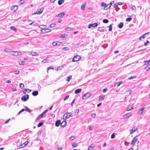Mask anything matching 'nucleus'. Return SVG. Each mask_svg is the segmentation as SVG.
<instances>
[{
  "instance_id": "nucleus-34",
  "label": "nucleus",
  "mask_w": 150,
  "mask_h": 150,
  "mask_svg": "<svg viewBox=\"0 0 150 150\" xmlns=\"http://www.w3.org/2000/svg\"><path fill=\"white\" fill-rule=\"evenodd\" d=\"M49 59H44L43 60L42 62V63H47V62H49Z\"/></svg>"
},
{
  "instance_id": "nucleus-58",
  "label": "nucleus",
  "mask_w": 150,
  "mask_h": 150,
  "mask_svg": "<svg viewBox=\"0 0 150 150\" xmlns=\"http://www.w3.org/2000/svg\"><path fill=\"white\" fill-rule=\"evenodd\" d=\"M136 77V76H131L130 77L128 78L129 79H131L133 78H134Z\"/></svg>"
},
{
  "instance_id": "nucleus-60",
  "label": "nucleus",
  "mask_w": 150,
  "mask_h": 150,
  "mask_svg": "<svg viewBox=\"0 0 150 150\" xmlns=\"http://www.w3.org/2000/svg\"><path fill=\"white\" fill-rule=\"evenodd\" d=\"M68 118H68V117H67L66 115V116H65L64 117V116L63 117V119L64 120H66V119H68Z\"/></svg>"
},
{
  "instance_id": "nucleus-35",
  "label": "nucleus",
  "mask_w": 150,
  "mask_h": 150,
  "mask_svg": "<svg viewBox=\"0 0 150 150\" xmlns=\"http://www.w3.org/2000/svg\"><path fill=\"white\" fill-rule=\"evenodd\" d=\"M103 22L104 23H107L109 22V21L107 19H104L103 21Z\"/></svg>"
},
{
  "instance_id": "nucleus-10",
  "label": "nucleus",
  "mask_w": 150,
  "mask_h": 150,
  "mask_svg": "<svg viewBox=\"0 0 150 150\" xmlns=\"http://www.w3.org/2000/svg\"><path fill=\"white\" fill-rule=\"evenodd\" d=\"M149 34V33H147L144 34L143 35H142V36H141L139 38V40H141L142 39H143L145 37H146V35H148Z\"/></svg>"
},
{
  "instance_id": "nucleus-59",
  "label": "nucleus",
  "mask_w": 150,
  "mask_h": 150,
  "mask_svg": "<svg viewBox=\"0 0 150 150\" xmlns=\"http://www.w3.org/2000/svg\"><path fill=\"white\" fill-rule=\"evenodd\" d=\"M69 139L71 140H73L75 139V137L74 136H72L70 137Z\"/></svg>"
},
{
  "instance_id": "nucleus-2",
  "label": "nucleus",
  "mask_w": 150,
  "mask_h": 150,
  "mask_svg": "<svg viewBox=\"0 0 150 150\" xmlns=\"http://www.w3.org/2000/svg\"><path fill=\"white\" fill-rule=\"evenodd\" d=\"M44 8L43 7L41 8L40 9H38L36 12L33 13L32 15H34V14H40L42 13L43 10Z\"/></svg>"
},
{
  "instance_id": "nucleus-49",
  "label": "nucleus",
  "mask_w": 150,
  "mask_h": 150,
  "mask_svg": "<svg viewBox=\"0 0 150 150\" xmlns=\"http://www.w3.org/2000/svg\"><path fill=\"white\" fill-rule=\"evenodd\" d=\"M56 25L55 23H52L50 25V27L52 28L54 27Z\"/></svg>"
},
{
  "instance_id": "nucleus-27",
  "label": "nucleus",
  "mask_w": 150,
  "mask_h": 150,
  "mask_svg": "<svg viewBox=\"0 0 150 150\" xmlns=\"http://www.w3.org/2000/svg\"><path fill=\"white\" fill-rule=\"evenodd\" d=\"M64 2V0H59L58 1V4L59 5H61Z\"/></svg>"
},
{
  "instance_id": "nucleus-4",
  "label": "nucleus",
  "mask_w": 150,
  "mask_h": 150,
  "mask_svg": "<svg viewBox=\"0 0 150 150\" xmlns=\"http://www.w3.org/2000/svg\"><path fill=\"white\" fill-rule=\"evenodd\" d=\"M138 137V136H136L133 138L131 142V144L132 145H134L135 144L138 140V139L137 138Z\"/></svg>"
},
{
  "instance_id": "nucleus-29",
  "label": "nucleus",
  "mask_w": 150,
  "mask_h": 150,
  "mask_svg": "<svg viewBox=\"0 0 150 150\" xmlns=\"http://www.w3.org/2000/svg\"><path fill=\"white\" fill-rule=\"evenodd\" d=\"M121 83L122 82L121 81L117 82L115 84L114 86H117V87H118L120 85Z\"/></svg>"
},
{
  "instance_id": "nucleus-25",
  "label": "nucleus",
  "mask_w": 150,
  "mask_h": 150,
  "mask_svg": "<svg viewBox=\"0 0 150 150\" xmlns=\"http://www.w3.org/2000/svg\"><path fill=\"white\" fill-rule=\"evenodd\" d=\"M65 115H66L67 117H68V118H69L70 117H71V113H70V112H67V113H66L64 115V117Z\"/></svg>"
},
{
  "instance_id": "nucleus-30",
  "label": "nucleus",
  "mask_w": 150,
  "mask_h": 150,
  "mask_svg": "<svg viewBox=\"0 0 150 150\" xmlns=\"http://www.w3.org/2000/svg\"><path fill=\"white\" fill-rule=\"evenodd\" d=\"M65 30L67 31H71L73 30V28L70 27L66 28L65 29Z\"/></svg>"
},
{
  "instance_id": "nucleus-57",
  "label": "nucleus",
  "mask_w": 150,
  "mask_h": 150,
  "mask_svg": "<svg viewBox=\"0 0 150 150\" xmlns=\"http://www.w3.org/2000/svg\"><path fill=\"white\" fill-rule=\"evenodd\" d=\"M13 73L16 74H19V72L18 71H13Z\"/></svg>"
},
{
  "instance_id": "nucleus-13",
  "label": "nucleus",
  "mask_w": 150,
  "mask_h": 150,
  "mask_svg": "<svg viewBox=\"0 0 150 150\" xmlns=\"http://www.w3.org/2000/svg\"><path fill=\"white\" fill-rule=\"evenodd\" d=\"M61 125V121L59 120L56 121L55 123V125L56 127H58L60 125Z\"/></svg>"
},
{
  "instance_id": "nucleus-1",
  "label": "nucleus",
  "mask_w": 150,
  "mask_h": 150,
  "mask_svg": "<svg viewBox=\"0 0 150 150\" xmlns=\"http://www.w3.org/2000/svg\"><path fill=\"white\" fill-rule=\"evenodd\" d=\"M48 110H45L42 113L38 116V117L36 119V120H38L40 118H42L44 114H45L47 111Z\"/></svg>"
},
{
  "instance_id": "nucleus-32",
  "label": "nucleus",
  "mask_w": 150,
  "mask_h": 150,
  "mask_svg": "<svg viewBox=\"0 0 150 150\" xmlns=\"http://www.w3.org/2000/svg\"><path fill=\"white\" fill-rule=\"evenodd\" d=\"M10 29L12 30H14L15 32H16L17 31V29L13 26H12L10 27Z\"/></svg>"
},
{
  "instance_id": "nucleus-6",
  "label": "nucleus",
  "mask_w": 150,
  "mask_h": 150,
  "mask_svg": "<svg viewBox=\"0 0 150 150\" xmlns=\"http://www.w3.org/2000/svg\"><path fill=\"white\" fill-rule=\"evenodd\" d=\"M29 96L28 94H25L21 98V100L24 101H26L29 98Z\"/></svg>"
},
{
  "instance_id": "nucleus-37",
  "label": "nucleus",
  "mask_w": 150,
  "mask_h": 150,
  "mask_svg": "<svg viewBox=\"0 0 150 150\" xmlns=\"http://www.w3.org/2000/svg\"><path fill=\"white\" fill-rule=\"evenodd\" d=\"M114 2V1H112L110 3L107 5L109 7V8H110L112 5L113 4Z\"/></svg>"
},
{
  "instance_id": "nucleus-51",
  "label": "nucleus",
  "mask_w": 150,
  "mask_h": 150,
  "mask_svg": "<svg viewBox=\"0 0 150 150\" xmlns=\"http://www.w3.org/2000/svg\"><path fill=\"white\" fill-rule=\"evenodd\" d=\"M69 95L67 96L64 98V100H67V99H68L69 98Z\"/></svg>"
},
{
  "instance_id": "nucleus-3",
  "label": "nucleus",
  "mask_w": 150,
  "mask_h": 150,
  "mask_svg": "<svg viewBox=\"0 0 150 150\" xmlns=\"http://www.w3.org/2000/svg\"><path fill=\"white\" fill-rule=\"evenodd\" d=\"M91 96V94H90V93H87L83 95L82 96V98L83 99L86 100L89 98Z\"/></svg>"
},
{
  "instance_id": "nucleus-22",
  "label": "nucleus",
  "mask_w": 150,
  "mask_h": 150,
  "mask_svg": "<svg viewBox=\"0 0 150 150\" xmlns=\"http://www.w3.org/2000/svg\"><path fill=\"white\" fill-rule=\"evenodd\" d=\"M72 76L71 75H69L67 77L66 79V81H67L68 82H69Z\"/></svg>"
},
{
  "instance_id": "nucleus-63",
  "label": "nucleus",
  "mask_w": 150,
  "mask_h": 150,
  "mask_svg": "<svg viewBox=\"0 0 150 150\" xmlns=\"http://www.w3.org/2000/svg\"><path fill=\"white\" fill-rule=\"evenodd\" d=\"M118 4H117V3L115 4L114 5V8H116L118 7Z\"/></svg>"
},
{
  "instance_id": "nucleus-40",
  "label": "nucleus",
  "mask_w": 150,
  "mask_h": 150,
  "mask_svg": "<svg viewBox=\"0 0 150 150\" xmlns=\"http://www.w3.org/2000/svg\"><path fill=\"white\" fill-rule=\"evenodd\" d=\"M133 109V108L132 107L129 106L128 108L127 109V111H129L131 110H132Z\"/></svg>"
},
{
  "instance_id": "nucleus-23",
  "label": "nucleus",
  "mask_w": 150,
  "mask_h": 150,
  "mask_svg": "<svg viewBox=\"0 0 150 150\" xmlns=\"http://www.w3.org/2000/svg\"><path fill=\"white\" fill-rule=\"evenodd\" d=\"M81 89L80 88H79L76 89L74 91V93L75 94H77L80 92H81Z\"/></svg>"
},
{
  "instance_id": "nucleus-20",
  "label": "nucleus",
  "mask_w": 150,
  "mask_h": 150,
  "mask_svg": "<svg viewBox=\"0 0 150 150\" xmlns=\"http://www.w3.org/2000/svg\"><path fill=\"white\" fill-rule=\"evenodd\" d=\"M38 94V91H33L32 94L34 96H37Z\"/></svg>"
},
{
  "instance_id": "nucleus-39",
  "label": "nucleus",
  "mask_w": 150,
  "mask_h": 150,
  "mask_svg": "<svg viewBox=\"0 0 150 150\" xmlns=\"http://www.w3.org/2000/svg\"><path fill=\"white\" fill-rule=\"evenodd\" d=\"M20 87L21 88V89L23 88L24 87V85L22 83H20Z\"/></svg>"
},
{
  "instance_id": "nucleus-17",
  "label": "nucleus",
  "mask_w": 150,
  "mask_h": 150,
  "mask_svg": "<svg viewBox=\"0 0 150 150\" xmlns=\"http://www.w3.org/2000/svg\"><path fill=\"white\" fill-rule=\"evenodd\" d=\"M58 43H59L58 45H60V44L61 43V42H54L52 43V44L54 46H56L58 45Z\"/></svg>"
},
{
  "instance_id": "nucleus-41",
  "label": "nucleus",
  "mask_w": 150,
  "mask_h": 150,
  "mask_svg": "<svg viewBox=\"0 0 150 150\" xmlns=\"http://www.w3.org/2000/svg\"><path fill=\"white\" fill-rule=\"evenodd\" d=\"M132 18H131V17H129V18H126V21H130L132 20Z\"/></svg>"
},
{
  "instance_id": "nucleus-50",
  "label": "nucleus",
  "mask_w": 150,
  "mask_h": 150,
  "mask_svg": "<svg viewBox=\"0 0 150 150\" xmlns=\"http://www.w3.org/2000/svg\"><path fill=\"white\" fill-rule=\"evenodd\" d=\"M106 5V4L104 2H102L101 3V6L102 7L105 6Z\"/></svg>"
},
{
  "instance_id": "nucleus-48",
  "label": "nucleus",
  "mask_w": 150,
  "mask_h": 150,
  "mask_svg": "<svg viewBox=\"0 0 150 150\" xmlns=\"http://www.w3.org/2000/svg\"><path fill=\"white\" fill-rule=\"evenodd\" d=\"M23 145H24L23 144L19 145V147L18 148L20 149V148H22L24 147L25 146H23Z\"/></svg>"
},
{
  "instance_id": "nucleus-64",
  "label": "nucleus",
  "mask_w": 150,
  "mask_h": 150,
  "mask_svg": "<svg viewBox=\"0 0 150 150\" xmlns=\"http://www.w3.org/2000/svg\"><path fill=\"white\" fill-rule=\"evenodd\" d=\"M104 96H100L99 97V99L100 100H102L104 99Z\"/></svg>"
},
{
  "instance_id": "nucleus-15",
  "label": "nucleus",
  "mask_w": 150,
  "mask_h": 150,
  "mask_svg": "<svg viewBox=\"0 0 150 150\" xmlns=\"http://www.w3.org/2000/svg\"><path fill=\"white\" fill-rule=\"evenodd\" d=\"M145 108L144 107H142L139 110V111L138 112L137 114L139 115L142 114V111Z\"/></svg>"
},
{
  "instance_id": "nucleus-42",
  "label": "nucleus",
  "mask_w": 150,
  "mask_h": 150,
  "mask_svg": "<svg viewBox=\"0 0 150 150\" xmlns=\"http://www.w3.org/2000/svg\"><path fill=\"white\" fill-rule=\"evenodd\" d=\"M109 31H111L112 30V24H110L109 26Z\"/></svg>"
},
{
  "instance_id": "nucleus-47",
  "label": "nucleus",
  "mask_w": 150,
  "mask_h": 150,
  "mask_svg": "<svg viewBox=\"0 0 150 150\" xmlns=\"http://www.w3.org/2000/svg\"><path fill=\"white\" fill-rule=\"evenodd\" d=\"M145 69H147V70H148L149 69H150V66L149 65H148L146 67Z\"/></svg>"
},
{
  "instance_id": "nucleus-46",
  "label": "nucleus",
  "mask_w": 150,
  "mask_h": 150,
  "mask_svg": "<svg viewBox=\"0 0 150 150\" xmlns=\"http://www.w3.org/2000/svg\"><path fill=\"white\" fill-rule=\"evenodd\" d=\"M115 137V134L114 133H113L111 135V138L112 139H113Z\"/></svg>"
},
{
  "instance_id": "nucleus-28",
  "label": "nucleus",
  "mask_w": 150,
  "mask_h": 150,
  "mask_svg": "<svg viewBox=\"0 0 150 150\" xmlns=\"http://www.w3.org/2000/svg\"><path fill=\"white\" fill-rule=\"evenodd\" d=\"M123 25V23L122 22L118 24V26L120 28H122Z\"/></svg>"
},
{
  "instance_id": "nucleus-18",
  "label": "nucleus",
  "mask_w": 150,
  "mask_h": 150,
  "mask_svg": "<svg viewBox=\"0 0 150 150\" xmlns=\"http://www.w3.org/2000/svg\"><path fill=\"white\" fill-rule=\"evenodd\" d=\"M29 55H31L33 56H37L38 55V54L35 52H30L29 53Z\"/></svg>"
},
{
  "instance_id": "nucleus-11",
  "label": "nucleus",
  "mask_w": 150,
  "mask_h": 150,
  "mask_svg": "<svg viewBox=\"0 0 150 150\" xmlns=\"http://www.w3.org/2000/svg\"><path fill=\"white\" fill-rule=\"evenodd\" d=\"M67 123L66 121H63L61 123V126L62 127H64L67 124Z\"/></svg>"
},
{
  "instance_id": "nucleus-56",
  "label": "nucleus",
  "mask_w": 150,
  "mask_h": 150,
  "mask_svg": "<svg viewBox=\"0 0 150 150\" xmlns=\"http://www.w3.org/2000/svg\"><path fill=\"white\" fill-rule=\"evenodd\" d=\"M132 10H136V8L135 6H133L132 7Z\"/></svg>"
},
{
  "instance_id": "nucleus-21",
  "label": "nucleus",
  "mask_w": 150,
  "mask_h": 150,
  "mask_svg": "<svg viewBox=\"0 0 150 150\" xmlns=\"http://www.w3.org/2000/svg\"><path fill=\"white\" fill-rule=\"evenodd\" d=\"M131 116V114L129 113H128L126 115H124V117L125 118L127 119L129 117Z\"/></svg>"
},
{
  "instance_id": "nucleus-7",
  "label": "nucleus",
  "mask_w": 150,
  "mask_h": 150,
  "mask_svg": "<svg viewBox=\"0 0 150 150\" xmlns=\"http://www.w3.org/2000/svg\"><path fill=\"white\" fill-rule=\"evenodd\" d=\"M98 26V23H94L93 24H90L88 25V28H91L92 27L93 28L96 27Z\"/></svg>"
},
{
  "instance_id": "nucleus-53",
  "label": "nucleus",
  "mask_w": 150,
  "mask_h": 150,
  "mask_svg": "<svg viewBox=\"0 0 150 150\" xmlns=\"http://www.w3.org/2000/svg\"><path fill=\"white\" fill-rule=\"evenodd\" d=\"M149 43V41H146V42H144V44L145 46H146L148 45V44Z\"/></svg>"
},
{
  "instance_id": "nucleus-36",
  "label": "nucleus",
  "mask_w": 150,
  "mask_h": 150,
  "mask_svg": "<svg viewBox=\"0 0 150 150\" xmlns=\"http://www.w3.org/2000/svg\"><path fill=\"white\" fill-rule=\"evenodd\" d=\"M44 122H41L39 123L38 125V127H40L42 126L43 125Z\"/></svg>"
},
{
  "instance_id": "nucleus-62",
  "label": "nucleus",
  "mask_w": 150,
  "mask_h": 150,
  "mask_svg": "<svg viewBox=\"0 0 150 150\" xmlns=\"http://www.w3.org/2000/svg\"><path fill=\"white\" fill-rule=\"evenodd\" d=\"M28 141H26L23 143L24 145L23 146H25L27 144H28Z\"/></svg>"
},
{
  "instance_id": "nucleus-54",
  "label": "nucleus",
  "mask_w": 150,
  "mask_h": 150,
  "mask_svg": "<svg viewBox=\"0 0 150 150\" xmlns=\"http://www.w3.org/2000/svg\"><path fill=\"white\" fill-rule=\"evenodd\" d=\"M54 69V68H53V67H48V68H47V72H48V70L49 69Z\"/></svg>"
},
{
  "instance_id": "nucleus-44",
  "label": "nucleus",
  "mask_w": 150,
  "mask_h": 150,
  "mask_svg": "<svg viewBox=\"0 0 150 150\" xmlns=\"http://www.w3.org/2000/svg\"><path fill=\"white\" fill-rule=\"evenodd\" d=\"M25 110L29 112H30L32 111L31 110H30V109L29 108L27 107L26 108Z\"/></svg>"
},
{
  "instance_id": "nucleus-33",
  "label": "nucleus",
  "mask_w": 150,
  "mask_h": 150,
  "mask_svg": "<svg viewBox=\"0 0 150 150\" xmlns=\"http://www.w3.org/2000/svg\"><path fill=\"white\" fill-rule=\"evenodd\" d=\"M69 50V48L68 47H64L62 48V50L64 51H68Z\"/></svg>"
},
{
  "instance_id": "nucleus-14",
  "label": "nucleus",
  "mask_w": 150,
  "mask_h": 150,
  "mask_svg": "<svg viewBox=\"0 0 150 150\" xmlns=\"http://www.w3.org/2000/svg\"><path fill=\"white\" fill-rule=\"evenodd\" d=\"M137 128L136 127H134L132 129V130L131 131L130 134H132L133 132H134L137 131Z\"/></svg>"
},
{
  "instance_id": "nucleus-8",
  "label": "nucleus",
  "mask_w": 150,
  "mask_h": 150,
  "mask_svg": "<svg viewBox=\"0 0 150 150\" xmlns=\"http://www.w3.org/2000/svg\"><path fill=\"white\" fill-rule=\"evenodd\" d=\"M18 6L17 5H15L11 7L12 10L14 12L16 11L18 9Z\"/></svg>"
},
{
  "instance_id": "nucleus-16",
  "label": "nucleus",
  "mask_w": 150,
  "mask_h": 150,
  "mask_svg": "<svg viewBox=\"0 0 150 150\" xmlns=\"http://www.w3.org/2000/svg\"><path fill=\"white\" fill-rule=\"evenodd\" d=\"M95 146V145L93 144H92L88 147V150H92V148Z\"/></svg>"
},
{
  "instance_id": "nucleus-12",
  "label": "nucleus",
  "mask_w": 150,
  "mask_h": 150,
  "mask_svg": "<svg viewBox=\"0 0 150 150\" xmlns=\"http://www.w3.org/2000/svg\"><path fill=\"white\" fill-rule=\"evenodd\" d=\"M32 90L29 89H24V90L23 91V93L24 94H25L26 92H28V93H29Z\"/></svg>"
},
{
  "instance_id": "nucleus-26",
  "label": "nucleus",
  "mask_w": 150,
  "mask_h": 150,
  "mask_svg": "<svg viewBox=\"0 0 150 150\" xmlns=\"http://www.w3.org/2000/svg\"><path fill=\"white\" fill-rule=\"evenodd\" d=\"M39 27L42 29L41 30H44L45 28V26L44 25H40L39 26Z\"/></svg>"
},
{
  "instance_id": "nucleus-9",
  "label": "nucleus",
  "mask_w": 150,
  "mask_h": 150,
  "mask_svg": "<svg viewBox=\"0 0 150 150\" xmlns=\"http://www.w3.org/2000/svg\"><path fill=\"white\" fill-rule=\"evenodd\" d=\"M51 31V30L49 28H45L44 30H41V31L43 33H48Z\"/></svg>"
},
{
  "instance_id": "nucleus-55",
  "label": "nucleus",
  "mask_w": 150,
  "mask_h": 150,
  "mask_svg": "<svg viewBox=\"0 0 150 150\" xmlns=\"http://www.w3.org/2000/svg\"><path fill=\"white\" fill-rule=\"evenodd\" d=\"M25 110L24 109H22V110H21L19 112H18V114H20V113L22 112H23Z\"/></svg>"
},
{
  "instance_id": "nucleus-24",
  "label": "nucleus",
  "mask_w": 150,
  "mask_h": 150,
  "mask_svg": "<svg viewBox=\"0 0 150 150\" xmlns=\"http://www.w3.org/2000/svg\"><path fill=\"white\" fill-rule=\"evenodd\" d=\"M64 14H65L64 13H61L58 15V16L60 18H62L64 16Z\"/></svg>"
},
{
  "instance_id": "nucleus-45",
  "label": "nucleus",
  "mask_w": 150,
  "mask_h": 150,
  "mask_svg": "<svg viewBox=\"0 0 150 150\" xmlns=\"http://www.w3.org/2000/svg\"><path fill=\"white\" fill-rule=\"evenodd\" d=\"M110 8H109V7L107 5H106L104 8V10H107L109 9Z\"/></svg>"
},
{
  "instance_id": "nucleus-52",
  "label": "nucleus",
  "mask_w": 150,
  "mask_h": 150,
  "mask_svg": "<svg viewBox=\"0 0 150 150\" xmlns=\"http://www.w3.org/2000/svg\"><path fill=\"white\" fill-rule=\"evenodd\" d=\"M77 144H76V143H74L72 144V146L73 147H75L77 146Z\"/></svg>"
},
{
  "instance_id": "nucleus-5",
  "label": "nucleus",
  "mask_w": 150,
  "mask_h": 150,
  "mask_svg": "<svg viewBox=\"0 0 150 150\" xmlns=\"http://www.w3.org/2000/svg\"><path fill=\"white\" fill-rule=\"evenodd\" d=\"M81 58V57L79 56L78 55H76L74 57L72 61L73 62L77 61L80 60Z\"/></svg>"
},
{
  "instance_id": "nucleus-61",
  "label": "nucleus",
  "mask_w": 150,
  "mask_h": 150,
  "mask_svg": "<svg viewBox=\"0 0 150 150\" xmlns=\"http://www.w3.org/2000/svg\"><path fill=\"white\" fill-rule=\"evenodd\" d=\"M144 64L143 65L144 66L149 64L147 61H144Z\"/></svg>"
},
{
  "instance_id": "nucleus-31",
  "label": "nucleus",
  "mask_w": 150,
  "mask_h": 150,
  "mask_svg": "<svg viewBox=\"0 0 150 150\" xmlns=\"http://www.w3.org/2000/svg\"><path fill=\"white\" fill-rule=\"evenodd\" d=\"M97 30L98 31H100V32H104V30L102 29V28L101 27L98 28L97 29Z\"/></svg>"
},
{
  "instance_id": "nucleus-38",
  "label": "nucleus",
  "mask_w": 150,
  "mask_h": 150,
  "mask_svg": "<svg viewBox=\"0 0 150 150\" xmlns=\"http://www.w3.org/2000/svg\"><path fill=\"white\" fill-rule=\"evenodd\" d=\"M25 64V61H23L21 62H19V64L21 65H24Z\"/></svg>"
},
{
  "instance_id": "nucleus-19",
  "label": "nucleus",
  "mask_w": 150,
  "mask_h": 150,
  "mask_svg": "<svg viewBox=\"0 0 150 150\" xmlns=\"http://www.w3.org/2000/svg\"><path fill=\"white\" fill-rule=\"evenodd\" d=\"M12 54L13 55L18 56L19 55H21L20 52H13Z\"/></svg>"
},
{
  "instance_id": "nucleus-43",
  "label": "nucleus",
  "mask_w": 150,
  "mask_h": 150,
  "mask_svg": "<svg viewBox=\"0 0 150 150\" xmlns=\"http://www.w3.org/2000/svg\"><path fill=\"white\" fill-rule=\"evenodd\" d=\"M86 5H85L82 4L81 6V9L82 10H83L85 7Z\"/></svg>"
}]
</instances>
